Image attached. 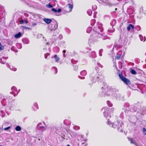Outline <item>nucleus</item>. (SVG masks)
<instances>
[{
  "instance_id": "1",
  "label": "nucleus",
  "mask_w": 146,
  "mask_h": 146,
  "mask_svg": "<svg viewBox=\"0 0 146 146\" xmlns=\"http://www.w3.org/2000/svg\"><path fill=\"white\" fill-rule=\"evenodd\" d=\"M102 25L101 23L98 22L97 23V26L95 27L93 29V31L95 32L96 36L94 35L90 36L88 42L90 46H92L95 42L105 40L106 38L105 36L100 33V32H102L103 31Z\"/></svg>"
},
{
  "instance_id": "2",
  "label": "nucleus",
  "mask_w": 146,
  "mask_h": 146,
  "mask_svg": "<svg viewBox=\"0 0 146 146\" xmlns=\"http://www.w3.org/2000/svg\"><path fill=\"white\" fill-rule=\"evenodd\" d=\"M104 87H102V92L100 94V96L102 97H104L106 96H109L111 95L112 96H114L115 95V93L118 92V90L115 89H111L110 90H108L107 91L106 95V87L105 86V84H106L103 82Z\"/></svg>"
},
{
  "instance_id": "3",
  "label": "nucleus",
  "mask_w": 146,
  "mask_h": 146,
  "mask_svg": "<svg viewBox=\"0 0 146 146\" xmlns=\"http://www.w3.org/2000/svg\"><path fill=\"white\" fill-rule=\"evenodd\" d=\"M107 124L111 126V127L113 128H117V130L120 132H122L123 131V124L121 123H120V122L118 121L115 122L114 123L111 124V122L109 120H108L107 122Z\"/></svg>"
},
{
  "instance_id": "4",
  "label": "nucleus",
  "mask_w": 146,
  "mask_h": 146,
  "mask_svg": "<svg viewBox=\"0 0 146 146\" xmlns=\"http://www.w3.org/2000/svg\"><path fill=\"white\" fill-rule=\"evenodd\" d=\"M91 78V81L93 83L95 82L96 81H98L100 77L99 75L98 74V72L96 71H93L90 74Z\"/></svg>"
},
{
  "instance_id": "5",
  "label": "nucleus",
  "mask_w": 146,
  "mask_h": 146,
  "mask_svg": "<svg viewBox=\"0 0 146 146\" xmlns=\"http://www.w3.org/2000/svg\"><path fill=\"white\" fill-rule=\"evenodd\" d=\"M119 76L120 78L125 84L127 85H129L131 84L130 80L128 78L125 77L122 74H119Z\"/></svg>"
},
{
  "instance_id": "6",
  "label": "nucleus",
  "mask_w": 146,
  "mask_h": 146,
  "mask_svg": "<svg viewBox=\"0 0 146 146\" xmlns=\"http://www.w3.org/2000/svg\"><path fill=\"white\" fill-rule=\"evenodd\" d=\"M49 29L51 30H54L58 28V24L56 21L52 22L49 26Z\"/></svg>"
},
{
  "instance_id": "7",
  "label": "nucleus",
  "mask_w": 146,
  "mask_h": 146,
  "mask_svg": "<svg viewBox=\"0 0 146 146\" xmlns=\"http://www.w3.org/2000/svg\"><path fill=\"white\" fill-rule=\"evenodd\" d=\"M109 108L108 107H104L102 109V111H103L104 116L106 117H110L111 115L108 114V111Z\"/></svg>"
},
{
  "instance_id": "8",
  "label": "nucleus",
  "mask_w": 146,
  "mask_h": 146,
  "mask_svg": "<svg viewBox=\"0 0 146 146\" xmlns=\"http://www.w3.org/2000/svg\"><path fill=\"white\" fill-rule=\"evenodd\" d=\"M8 57H2L0 59V62L3 64H5L6 62L5 60Z\"/></svg>"
},
{
  "instance_id": "9",
  "label": "nucleus",
  "mask_w": 146,
  "mask_h": 146,
  "mask_svg": "<svg viewBox=\"0 0 146 146\" xmlns=\"http://www.w3.org/2000/svg\"><path fill=\"white\" fill-rule=\"evenodd\" d=\"M90 57L92 58H95L96 57V53L95 51H92L89 54Z\"/></svg>"
},
{
  "instance_id": "10",
  "label": "nucleus",
  "mask_w": 146,
  "mask_h": 146,
  "mask_svg": "<svg viewBox=\"0 0 146 146\" xmlns=\"http://www.w3.org/2000/svg\"><path fill=\"white\" fill-rule=\"evenodd\" d=\"M55 58V61L56 62H58V61L60 60L59 57H58L57 56L56 54L54 56V57L52 56L51 57L52 58Z\"/></svg>"
},
{
  "instance_id": "11",
  "label": "nucleus",
  "mask_w": 146,
  "mask_h": 146,
  "mask_svg": "<svg viewBox=\"0 0 146 146\" xmlns=\"http://www.w3.org/2000/svg\"><path fill=\"white\" fill-rule=\"evenodd\" d=\"M87 72L86 70H83L81 72L80 75L81 76H86L87 74Z\"/></svg>"
},
{
  "instance_id": "12",
  "label": "nucleus",
  "mask_w": 146,
  "mask_h": 146,
  "mask_svg": "<svg viewBox=\"0 0 146 146\" xmlns=\"http://www.w3.org/2000/svg\"><path fill=\"white\" fill-rule=\"evenodd\" d=\"M7 66L8 67V68H9V69L11 70L14 71H15L17 70V68L13 67H11V66H9V64H7Z\"/></svg>"
},
{
  "instance_id": "13",
  "label": "nucleus",
  "mask_w": 146,
  "mask_h": 146,
  "mask_svg": "<svg viewBox=\"0 0 146 146\" xmlns=\"http://www.w3.org/2000/svg\"><path fill=\"white\" fill-rule=\"evenodd\" d=\"M43 20L47 24H49L52 21L51 19H43Z\"/></svg>"
},
{
  "instance_id": "14",
  "label": "nucleus",
  "mask_w": 146,
  "mask_h": 146,
  "mask_svg": "<svg viewBox=\"0 0 146 146\" xmlns=\"http://www.w3.org/2000/svg\"><path fill=\"white\" fill-rule=\"evenodd\" d=\"M139 37L141 41L144 42L146 38L145 36L143 37L141 35H139Z\"/></svg>"
},
{
  "instance_id": "15",
  "label": "nucleus",
  "mask_w": 146,
  "mask_h": 146,
  "mask_svg": "<svg viewBox=\"0 0 146 146\" xmlns=\"http://www.w3.org/2000/svg\"><path fill=\"white\" fill-rule=\"evenodd\" d=\"M116 99L117 100H119L121 99V95L119 94H117L116 96Z\"/></svg>"
},
{
  "instance_id": "16",
  "label": "nucleus",
  "mask_w": 146,
  "mask_h": 146,
  "mask_svg": "<svg viewBox=\"0 0 146 146\" xmlns=\"http://www.w3.org/2000/svg\"><path fill=\"white\" fill-rule=\"evenodd\" d=\"M68 7L70 9L69 12H71L73 8V5L72 4H68Z\"/></svg>"
},
{
  "instance_id": "17",
  "label": "nucleus",
  "mask_w": 146,
  "mask_h": 146,
  "mask_svg": "<svg viewBox=\"0 0 146 146\" xmlns=\"http://www.w3.org/2000/svg\"><path fill=\"white\" fill-rule=\"evenodd\" d=\"M21 33L20 32H19L18 33L15 35L14 37L16 38H19L21 36Z\"/></svg>"
},
{
  "instance_id": "18",
  "label": "nucleus",
  "mask_w": 146,
  "mask_h": 146,
  "mask_svg": "<svg viewBox=\"0 0 146 146\" xmlns=\"http://www.w3.org/2000/svg\"><path fill=\"white\" fill-rule=\"evenodd\" d=\"M15 129L17 131H20L21 130V129L20 126H17L15 127Z\"/></svg>"
},
{
  "instance_id": "19",
  "label": "nucleus",
  "mask_w": 146,
  "mask_h": 146,
  "mask_svg": "<svg viewBox=\"0 0 146 146\" xmlns=\"http://www.w3.org/2000/svg\"><path fill=\"white\" fill-rule=\"evenodd\" d=\"M92 29V27H89L87 28L86 30V32L88 33H89L91 31Z\"/></svg>"
},
{
  "instance_id": "20",
  "label": "nucleus",
  "mask_w": 146,
  "mask_h": 146,
  "mask_svg": "<svg viewBox=\"0 0 146 146\" xmlns=\"http://www.w3.org/2000/svg\"><path fill=\"white\" fill-rule=\"evenodd\" d=\"M38 127L39 129L42 131H43L45 130V128L43 126H40Z\"/></svg>"
},
{
  "instance_id": "21",
  "label": "nucleus",
  "mask_w": 146,
  "mask_h": 146,
  "mask_svg": "<svg viewBox=\"0 0 146 146\" xmlns=\"http://www.w3.org/2000/svg\"><path fill=\"white\" fill-rule=\"evenodd\" d=\"M87 13L89 16H91L92 13V11L91 9H89L88 10Z\"/></svg>"
},
{
  "instance_id": "22",
  "label": "nucleus",
  "mask_w": 146,
  "mask_h": 146,
  "mask_svg": "<svg viewBox=\"0 0 146 146\" xmlns=\"http://www.w3.org/2000/svg\"><path fill=\"white\" fill-rule=\"evenodd\" d=\"M96 22V20L94 19H92L91 21V25L92 26H93L94 25Z\"/></svg>"
},
{
  "instance_id": "23",
  "label": "nucleus",
  "mask_w": 146,
  "mask_h": 146,
  "mask_svg": "<svg viewBox=\"0 0 146 146\" xmlns=\"http://www.w3.org/2000/svg\"><path fill=\"white\" fill-rule=\"evenodd\" d=\"M130 72L131 73L135 75L137 74L136 71L133 69L131 70Z\"/></svg>"
},
{
  "instance_id": "24",
  "label": "nucleus",
  "mask_w": 146,
  "mask_h": 146,
  "mask_svg": "<svg viewBox=\"0 0 146 146\" xmlns=\"http://www.w3.org/2000/svg\"><path fill=\"white\" fill-rule=\"evenodd\" d=\"M135 29L137 31H139L141 29V27L139 26H137L135 27Z\"/></svg>"
},
{
  "instance_id": "25",
  "label": "nucleus",
  "mask_w": 146,
  "mask_h": 146,
  "mask_svg": "<svg viewBox=\"0 0 146 146\" xmlns=\"http://www.w3.org/2000/svg\"><path fill=\"white\" fill-rule=\"evenodd\" d=\"M23 42L25 44H29V40L27 39H24L23 40Z\"/></svg>"
},
{
  "instance_id": "26",
  "label": "nucleus",
  "mask_w": 146,
  "mask_h": 146,
  "mask_svg": "<svg viewBox=\"0 0 146 146\" xmlns=\"http://www.w3.org/2000/svg\"><path fill=\"white\" fill-rule=\"evenodd\" d=\"M52 69L53 70H54L55 71V74H56L57 73L58 70H57V69L56 67H54V66L52 68Z\"/></svg>"
},
{
  "instance_id": "27",
  "label": "nucleus",
  "mask_w": 146,
  "mask_h": 146,
  "mask_svg": "<svg viewBox=\"0 0 146 146\" xmlns=\"http://www.w3.org/2000/svg\"><path fill=\"white\" fill-rule=\"evenodd\" d=\"M52 69L53 70H54L55 71V74H56L57 73L58 70H57V69L56 67H54V66L52 68Z\"/></svg>"
},
{
  "instance_id": "28",
  "label": "nucleus",
  "mask_w": 146,
  "mask_h": 146,
  "mask_svg": "<svg viewBox=\"0 0 146 146\" xmlns=\"http://www.w3.org/2000/svg\"><path fill=\"white\" fill-rule=\"evenodd\" d=\"M107 103L109 107H111L112 106V104L110 101H108Z\"/></svg>"
},
{
  "instance_id": "29",
  "label": "nucleus",
  "mask_w": 146,
  "mask_h": 146,
  "mask_svg": "<svg viewBox=\"0 0 146 146\" xmlns=\"http://www.w3.org/2000/svg\"><path fill=\"white\" fill-rule=\"evenodd\" d=\"M73 129L75 130H78L80 129V127L78 126H74Z\"/></svg>"
},
{
  "instance_id": "30",
  "label": "nucleus",
  "mask_w": 146,
  "mask_h": 146,
  "mask_svg": "<svg viewBox=\"0 0 146 146\" xmlns=\"http://www.w3.org/2000/svg\"><path fill=\"white\" fill-rule=\"evenodd\" d=\"M121 55L120 54H117L116 55L115 58L117 59H119L121 57Z\"/></svg>"
},
{
  "instance_id": "31",
  "label": "nucleus",
  "mask_w": 146,
  "mask_h": 146,
  "mask_svg": "<svg viewBox=\"0 0 146 146\" xmlns=\"http://www.w3.org/2000/svg\"><path fill=\"white\" fill-rule=\"evenodd\" d=\"M11 90H14V91H17V88L16 87H15V86H12L11 87Z\"/></svg>"
},
{
  "instance_id": "32",
  "label": "nucleus",
  "mask_w": 146,
  "mask_h": 146,
  "mask_svg": "<svg viewBox=\"0 0 146 146\" xmlns=\"http://www.w3.org/2000/svg\"><path fill=\"white\" fill-rule=\"evenodd\" d=\"M143 133L144 135H146V129L145 128H143Z\"/></svg>"
},
{
  "instance_id": "33",
  "label": "nucleus",
  "mask_w": 146,
  "mask_h": 146,
  "mask_svg": "<svg viewBox=\"0 0 146 146\" xmlns=\"http://www.w3.org/2000/svg\"><path fill=\"white\" fill-rule=\"evenodd\" d=\"M103 50L102 49H101L100 50H99V54L100 56H102V53L103 52Z\"/></svg>"
},
{
  "instance_id": "34",
  "label": "nucleus",
  "mask_w": 146,
  "mask_h": 146,
  "mask_svg": "<svg viewBox=\"0 0 146 146\" xmlns=\"http://www.w3.org/2000/svg\"><path fill=\"white\" fill-rule=\"evenodd\" d=\"M66 52V50H63V51H62L63 55V57H65L66 56V55L65 54Z\"/></svg>"
},
{
  "instance_id": "35",
  "label": "nucleus",
  "mask_w": 146,
  "mask_h": 146,
  "mask_svg": "<svg viewBox=\"0 0 146 146\" xmlns=\"http://www.w3.org/2000/svg\"><path fill=\"white\" fill-rule=\"evenodd\" d=\"M129 140L130 141V143H131L134 144H135V140L131 139H130Z\"/></svg>"
},
{
  "instance_id": "36",
  "label": "nucleus",
  "mask_w": 146,
  "mask_h": 146,
  "mask_svg": "<svg viewBox=\"0 0 146 146\" xmlns=\"http://www.w3.org/2000/svg\"><path fill=\"white\" fill-rule=\"evenodd\" d=\"M4 49V47L0 43V50H2Z\"/></svg>"
},
{
  "instance_id": "37",
  "label": "nucleus",
  "mask_w": 146,
  "mask_h": 146,
  "mask_svg": "<svg viewBox=\"0 0 146 146\" xmlns=\"http://www.w3.org/2000/svg\"><path fill=\"white\" fill-rule=\"evenodd\" d=\"M46 7L48 8H52L53 7L52 5L50 3H49L48 5H47Z\"/></svg>"
},
{
  "instance_id": "38",
  "label": "nucleus",
  "mask_w": 146,
  "mask_h": 146,
  "mask_svg": "<svg viewBox=\"0 0 146 146\" xmlns=\"http://www.w3.org/2000/svg\"><path fill=\"white\" fill-rule=\"evenodd\" d=\"M50 55V54L49 53H47L45 54L44 55V58L45 59H46L47 57V56Z\"/></svg>"
},
{
  "instance_id": "39",
  "label": "nucleus",
  "mask_w": 146,
  "mask_h": 146,
  "mask_svg": "<svg viewBox=\"0 0 146 146\" xmlns=\"http://www.w3.org/2000/svg\"><path fill=\"white\" fill-rule=\"evenodd\" d=\"M98 70H99V68H98V67L97 66H96V67L95 68V70H94L93 71H96L97 72H98Z\"/></svg>"
},
{
  "instance_id": "40",
  "label": "nucleus",
  "mask_w": 146,
  "mask_h": 146,
  "mask_svg": "<svg viewBox=\"0 0 146 146\" xmlns=\"http://www.w3.org/2000/svg\"><path fill=\"white\" fill-rule=\"evenodd\" d=\"M97 64L98 66H99L101 68H102L103 67V66L99 62H97Z\"/></svg>"
},
{
  "instance_id": "41",
  "label": "nucleus",
  "mask_w": 146,
  "mask_h": 146,
  "mask_svg": "<svg viewBox=\"0 0 146 146\" xmlns=\"http://www.w3.org/2000/svg\"><path fill=\"white\" fill-rule=\"evenodd\" d=\"M51 10L52 11H54V12L55 13L57 12V10L56 9L54 8H52L51 9Z\"/></svg>"
},
{
  "instance_id": "42",
  "label": "nucleus",
  "mask_w": 146,
  "mask_h": 146,
  "mask_svg": "<svg viewBox=\"0 0 146 146\" xmlns=\"http://www.w3.org/2000/svg\"><path fill=\"white\" fill-rule=\"evenodd\" d=\"M96 8H97V7L96 5H94L92 6L93 9L94 10H96Z\"/></svg>"
},
{
  "instance_id": "43",
  "label": "nucleus",
  "mask_w": 146,
  "mask_h": 146,
  "mask_svg": "<svg viewBox=\"0 0 146 146\" xmlns=\"http://www.w3.org/2000/svg\"><path fill=\"white\" fill-rule=\"evenodd\" d=\"M34 105L36 109H38V104L37 103H35L34 104Z\"/></svg>"
},
{
  "instance_id": "44",
  "label": "nucleus",
  "mask_w": 146,
  "mask_h": 146,
  "mask_svg": "<svg viewBox=\"0 0 146 146\" xmlns=\"http://www.w3.org/2000/svg\"><path fill=\"white\" fill-rule=\"evenodd\" d=\"M10 128H11V127L10 126H9L5 128L4 129V130H8L9 129H10Z\"/></svg>"
},
{
  "instance_id": "45",
  "label": "nucleus",
  "mask_w": 146,
  "mask_h": 146,
  "mask_svg": "<svg viewBox=\"0 0 146 146\" xmlns=\"http://www.w3.org/2000/svg\"><path fill=\"white\" fill-rule=\"evenodd\" d=\"M62 37L63 36L62 35H59V36L58 38L60 40L62 38Z\"/></svg>"
},
{
  "instance_id": "46",
  "label": "nucleus",
  "mask_w": 146,
  "mask_h": 146,
  "mask_svg": "<svg viewBox=\"0 0 146 146\" xmlns=\"http://www.w3.org/2000/svg\"><path fill=\"white\" fill-rule=\"evenodd\" d=\"M131 27H130V26L129 24V26L127 28V29L128 31H129L130 30V29H131Z\"/></svg>"
},
{
  "instance_id": "47",
  "label": "nucleus",
  "mask_w": 146,
  "mask_h": 146,
  "mask_svg": "<svg viewBox=\"0 0 146 146\" xmlns=\"http://www.w3.org/2000/svg\"><path fill=\"white\" fill-rule=\"evenodd\" d=\"M20 23L21 24H24V21L23 19H22L20 21Z\"/></svg>"
},
{
  "instance_id": "48",
  "label": "nucleus",
  "mask_w": 146,
  "mask_h": 146,
  "mask_svg": "<svg viewBox=\"0 0 146 146\" xmlns=\"http://www.w3.org/2000/svg\"><path fill=\"white\" fill-rule=\"evenodd\" d=\"M78 78L80 79H85V78L84 77H82L80 76H78Z\"/></svg>"
},
{
  "instance_id": "49",
  "label": "nucleus",
  "mask_w": 146,
  "mask_h": 146,
  "mask_svg": "<svg viewBox=\"0 0 146 146\" xmlns=\"http://www.w3.org/2000/svg\"><path fill=\"white\" fill-rule=\"evenodd\" d=\"M129 26L131 27V28H132L133 29L135 28L134 26L131 24H129Z\"/></svg>"
},
{
  "instance_id": "50",
  "label": "nucleus",
  "mask_w": 146,
  "mask_h": 146,
  "mask_svg": "<svg viewBox=\"0 0 146 146\" xmlns=\"http://www.w3.org/2000/svg\"><path fill=\"white\" fill-rule=\"evenodd\" d=\"M42 124V123H38L37 125V127H40V125Z\"/></svg>"
},
{
  "instance_id": "51",
  "label": "nucleus",
  "mask_w": 146,
  "mask_h": 146,
  "mask_svg": "<svg viewBox=\"0 0 146 146\" xmlns=\"http://www.w3.org/2000/svg\"><path fill=\"white\" fill-rule=\"evenodd\" d=\"M37 24V23H33V24H32V26H35V25H36Z\"/></svg>"
},
{
  "instance_id": "52",
  "label": "nucleus",
  "mask_w": 146,
  "mask_h": 146,
  "mask_svg": "<svg viewBox=\"0 0 146 146\" xmlns=\"http://www.w3.org/2000/svg\"><path fill=\"white\" fill-rule=\"evenodd\" d=\"M61 9H58V10H57V12H58V13H59L61 12Z\"/></svg>"
},
{
  "instance_id": "53",
  "label": "nucleus",
  "mask_w": 146,
  "mask_h": 146,
  "mask_svg": "<svg viewBox=\"0 0 146 146\" xmlns=\"http://www.w3.org/2000/svg\"><path fill=\"white\" fill-rule=\"evenodd\" d=\"M25 29H30L28 27H23Z\"/></svg>"
},
{
  "instance_id": "54",
  "label": "nucleus",
  "mask_w": 146,
  "mask_h": 146,
  "mask_svg": "<svg viewBox=\"0 0 146 146\" xmlns=\"http://www.w3.org/2000/svg\"><path fill=\"white\" fill-rule=\"evenodd\" d=\"M28 23V21L27 20H25V21H24V23H25L26 24H27Z\"/></svg>"
},
{
  "instance_id": "55",
  "label": "nucleus",
  "mask_w": 146,
  "mask_h": 146,
  "mask_svg": "<svg viewBox=\"0 0 146 146\" xmlns=\"http://www.w3.org/2000/svg\"><path fill=\"white\" fill-rule=\"evenodd\" d=\"M110 110H111V111L113 112L114 111V108H111Z\"/></svg>"
},
{
  "instance_id": "56",
  "label": "nucleus",
  "mask_w": 146,
  "mask_h": 146,
  "mask_svg": "<svg viewBox=\"0 0 146 146\" xmlns=\"http://www.w3.org/2000/svg\"><path fill=\"white\" fill-rule=\"evenodd\" d=\"M5 99H3L1 101V102L2 103H3V102H4V100H5Z\"/></svg>"
},
{
  "instance_id": "57",
  "label": "nucleus",
  "mask_w": 146,
  "mask_h": 146,
  "mask_svg": "<svg viewBox=\"0 0 146 146\" xmlns=\"http://www.w3.org/2000/svg\"><path fill=\"white\" fill-rule=\"evenodd\" d=\"M10 93L11 94H14L15 93V92H10Z\"/></svg>"
},
{
  "instance_id": "58",
  "label": "nucleus",
  "mask_w": 146,
  "mask_h": 146,
  "mask_svg": "<svg viewBox=\"0 0 146 146\" xmlns=\"http://www.w3.org/2000/svg\"><path fill=\"white\" fill-rule=\"evenodd\" d=\"M19 45L20 46V48H22V45L21 44H19Z\"/></svg>"
},
{
  "instance_id": "59",
  "label": "nucleus",
  "mask_w": 146,
  "mask_h": 146,
  "mask_svg": "<svg viewBox=\"0 0 146 146\" xmlns=\"http://www.w3.org/2000/svg\"><path fill=\"white\" fill-rule=\"evenodd\" d=\"M133 108H134V109L135 110L134 111H136V109H137L135 107H134Z\"/></svg>"
},
{
  "instance_id": "60",
  "label": "nucleus",
  "mask_w": 146,
  "mask_h": 146,
  "mask_svg": "<svg viewBox=\"0 0 146 146\" xmlns=\"http://www.w3.org/2000/svg\"><path fill=\"white\" fill-rule=\"evenodd\" d=\"M20 90H19L18 92L17 93V94H18V93L20 91Z\"/></svg>"
},
{
  "instance_id": "61",
  "label": "nucleus",
  "mask_w": 146,
  "mask_h": 146,
  "mask_svg": "<svg viewBox=\"0 0 146 146\" xmlns=\"http://www.w3.org/2000/svg\"><path fill=\"white\" fill-rule=\"evenodd\" d=\"M13 95H14V97H15L16 96L15 94V93L13 94Z\"/></svg>"
},
{
  "instance_id": "62",
  "label": "nucleus",
  "mask_w": 146,
  "mask_h": 146,
  "mask_svg": "<svg viewBox=\"0 0 146 146\" xmlns=\"http://www.w3.org/2000/svg\"><path fill=\"white\" fill-rule=\"evenodd\" d=\"M123 110H125V109L126 110H127V109L126 108L125 109V108H123Z\"/></svg>"
},
{
  "instance_id": "63",
  "label": "nucleus",
  "mask_w": 146,
  "mask_h": 146,
  "mask_svg": "<svg viewBox=\"0 0 146 146\" xmlns=\"http://www.w3.org/2000/svg\"><path fill=\"white\" fill-rule=\"evenodd\" d=\"M117 8H115V11H117Z\"/></svg>"
},
{
  "instance_id": "64",
  "label": "nucleus",
  "mask_w": 146,
  "mask_h": 146,
  "mask_svg": "<svg viewBox=\"0 0 146 146\" xmlns=\"http://www.w3.org/2000/svg\"><path fill=\"white\" fill-rule=\"evenodd\" d=\"M66 146H70L69 145H68Z\"/></svg>"
}]
</instances>
